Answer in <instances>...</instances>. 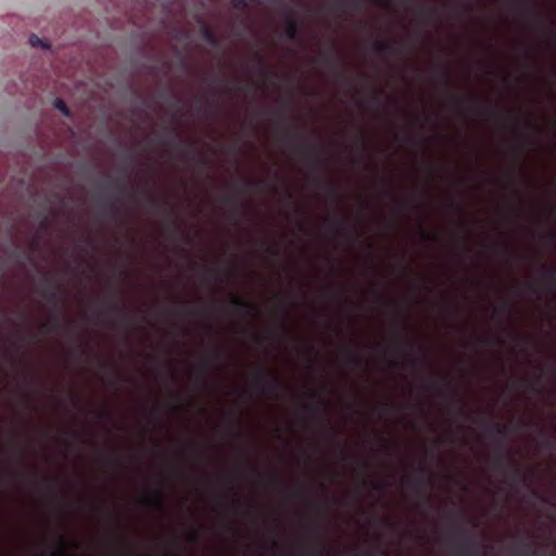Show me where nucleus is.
I'll list each match as a JSON object with an SVG mask.
<instances>
[{"instance_id": "f257e3e1", "label": "nucleus", "mask_w": 556, "mask_h": 556, "mask_svg": "<svg viewBox=\"0 0 556 556\" xmlns=\"http://www.w3.org/2000/svg\"><path fill=\"white\" fill-rule=\"evenodd\" d=\"M332 275L336 278L334 285L329 290L331 302L336 305L340 324L337 332L340 337L338 349L337 366L339 376L336 383L342 390L351 388L354 384L353 375L364 369V357L354 349L355 341L348 340L345 323L354 325L356 323L354 311L359 308L354 299L350 295L352 285L346 280V270L342 266H333Z\"/></svg>"}, {"instance_id": "f03ea898", "label": "nucleus", "mask_w": 556, "mask_h": 556, "mask_svg": "<svg viewBox=\"0 0 556 556\" xmlns=\"http://www.w3.org/2000/svg\"><path fill=\"white\" fill-rule=\"evenodd\" d=\"M319 199H315V418L333 417L325 415L321 405V387H320V338H319V319L320 311L319 301V216H318ZM336 417H374L372 415H337ZM376 417H390L389 415H377ZM392 417H408L407 415H393ZM417 417H430L429 415H418ZM440 417H471L470 415H441ZM477 417H481L478 415ZM488 417H498L497 415H489ZM527 417H534L528 415Z\"/></svg>"}, {"instance_id": "7ed1b4c3", "label": "nucleus", "mask_w": 556, "mask_h": 556, "mask_svg": "<svg viewBox=\"0 0 556 556\" xmlns=\"http://www.w3.org/2000/svg\"><path fill=\"white\" fill-rule=\"evenodd\" d=\"M328 194L334 206L333 213L328 217L330 231L337 239H340L348 245H352L359 237L358 225L361 215L345 214L342 212L345 195L343 194V185L341 181H332L328 188Z\"/></svg>"}, {"instance_id": "20e7f679", "label": "nucleus", "mask_w": 556, "mask_h": 556, "mask_svg": "<svg viewBox=\"0 0 556 556\" xmlns=\"http://www.w3.org/2000/svg\"><path fill=\"white\" fill-rule=\"evenodd\" d=\"M413 346L412 341H395V348L404 354L403 365L416 371L419 387L426 392L438 393L454 389L452 378L447 375H425V370L430 368V364L425 357L415 355Z\"/></svg>"}, {"instance_id": "39448f33", "label": "nucleus", "mask_w": 556, "mask_h": 556, "mask_svg": "<svg viewBox=\"0 0 556 556\" xmlns=\"http://www.w3.org/2000/svg\"><path fill=\"white\" fill-rule=\"evenodd\" d=\"M328 63L333 72L336 81L344 88L345 96L354 92L356 90V83L349 72L350 64L346 56L336 48L329 55Z\"/></svg>"}, {"instance_id": "423d86ee", "label": "nucleus", "mask_w": 556, "mask_h": 556, "mask_svg": "<svg viewBox=\"0 0 556 556\" xmlns=\"http://www.w3.org/2000/svg\"><path fill=\"white\" fill-rule=\"evenodd\" d=\"M364 134L357 129L355 135V140L353 143H349L346 141V130L345 128L341 130L339 134V138L333 141L336 147V159L339 163H343L345 160V155L349 154L351 156V161L353 164L359 165L362 161V150L364 149Z\"/></svg>"}, {"instance_id": "0eeeda50", "label": "nucleus", "mask_w": 556, "mask_h": 556, "mask_svg": "<svg viewBox=\"0 0 556 556\" xmlns=\"http://www.w3.org/2000/svg\"><path fill=\"white\" fill-rule=\"evenodd\" d=\"M374 49L378 54L383 56H403V50L401 47L386 40L375 41Z\"/></svg>"}, {"instance_id": "6e6552de", "label": "nucleus", "mask_w": 556, "mask_h": 556, "mask_svg": "<svg viewBox=\"0 0 556 556\" xmlns=\"http://www.w3.org/2000/svg\"><path fill=\"white\" fill-rule=\"evenodd\" d=\"M332 10L340 16L348 10L358 12L362 9L363 0H332Z\"/></svg>"}, {"instance_id": "1a4fd4ad", "label": "nucleus", "mask_w": 556, "mask_h": 556, "mask_svg": "<svg viewBox=\"0 0 556 556\" xmlns=\"http://www.w3.org/2000/svg\"><path fill=\"white\" fill-rule=\"evenodd\" d=\"M434 70L438 73V75L440 76L441 83L446 88H450L451 87V78H450V74H448L447 70L444 66H442L441 64H437Z\"/></svg>"}, {"instance_id": "9d476101", "label": "nucleus", "mask_w": 556, "mask_h": 556, "mask_svg": "<svg viewBox=\"0 0 556 556\" xmlns=\"http://www.w3.org/2000/svg\"><path fill=\"white\" fill-rule=\"evenodd\" d=\"M475 112L484 117L500 116V113L491 106L475 108Z\"/></svg>"}, {"instance_id": "9b49d317", "label": "nucleus", "mask_w": 556, "mask_h": 556, "mask_svg": "<svg viewBox=\"0 0 556 556\" xmlns=\"http://www.w3.org/2000/svg\"><path fill=\"white\" fill-rule=\"evenodd\" d=\"M28 41L34 48L49 49V45L36 35H31Z\"/></svg>"}, {"instance_id": "f8f14e48", "label": "nucleus", "mask_w": 556, "mask_h": 556, "mask_svg": "<svg viewBox=\"0 0 556 556\" xmlns=\"http://www.w3.org/2000/svg\"><path fill=\"white\" fill-rule=\"evenodd\" d=\"M510 309V304L508 301L503 300L501 303V306L494 311V316H497L502 319L505 313H507Z\"/></svg>"}, {"instance_id": "ddd939ff", "label": "nucleus", "mask_w": 556, "mask_h": 556, "mask_svg": "<svg viewBox=\"0 0 556 556\" xmlns=\"http://www.w3.org/2000/svg\"><path fill=\"white\" fill-rule=\"evenodd\" d=\"M542 275L547 280L556 279V270L554 268L547 267L546 265L542 266Z\"/></svg>"}, {"instance_id": "4468645a", "label": "nucleus", "mask_w": 556, "mask_h": 556, "mask_svg": "<svg viewBox=\"0 0 556 556\" xmlns=\"http://www.w3.org/2000/svg\"><path fill=\"white\" fill-rule=\"evenodd\" d=\"M542 239L545 240L547 243H552V242L556 241V231H554V230L545 231L542 235Z\"/></svg>"}, {"instance_id": "2eb2a0df", "label": "nucleus", "mask_w": 556, "mask_h": 556, "mask_svg": "<svg viewBox=\"0 0 556 556\" xmlns=\"http://www.w3.org/2000/svg\"><path fill=\"white\" fill-rule=\"evenodd\" d=\"M54 106L55 109H58L63 115L67 116L70 114L67 108H66V104L65 102L61 101V100H58L55 103H54Z\"/></svg>"}, {"instance_id": "dca6fc26", "label": "nucleus", "mask_w": 556, "mask_h": 556, "mask_svg": "<svg viewBox=\"0 0 556 556\" xmlns=\"http://www.w3.org/2000/svg\"><path fill=\"white\" fill-rule=\"evenodd\" d=\"M540 371H541V372H540V375H539V379H540L541 377L545 376V375H546V372H549V374H552L553 376H555V375H556V368H555V367H553V366L541 367V368H540Z\"/></svg>"}, {"instance_id": "f3484780", "label": "nucleus", "mask_w": 556, "mask_h": 556, "mask_svg": "<svg viewBox=\"0 0 556 556\" xmlns=\"http://www.w3.org/2000/svg\"><path fill=\"white\" fill-rule=\"evenodd\" d=\"M422 240H437V235L428 232L426 229L420 227Z\"/></svg>"}, {"instance_id": "a211bd4d", "label": "nucleus", "mask_w": 556, "mask_h": 556, "mask_svg": "<svg viewBox=\"0 0 556 556\" xmlns=\"http://www.w3.org/2000/svg\"><path fill=\"white\" fill-rule=\"evenodd\" d=\"M419 12L425 16L427 21H429L434 14L433 10H426L425 8H419Z\"/></svg>"}, {"instance_id": "6ab92c4d", "label": "nucleus", "mask_w": 556, "mask_h": 556, "mask_svg": "<svg viewBox=\"0 0 556 556\" xmlns=\"http://www.w3.org/2000/svg\"><path fill=\"white\" fill-rule=\"evenodd\" d=\"M375 4L380 7L389 8L392 5V0H371Z\"/></svg>"}, {"instance_id": "aec40b11", "label": "nucleus", "mask_w": 556, "mask_h": 556, "mask_svg": "<svg viewBox=\"0 0 556 556\" xmlns=\"http://www.w3.org/2000/svg\"><path fill=\"white\" fill-rule=\"evenodd\" d=\"M388 366L390 369H399L401 366V363L396 359H390V361H388Z\"/></svg>"}, {"instance_id": "412c9836", "label": "nucleus", "mask_w": 556, "mask_h": 556, "mask_svg": "<svg viewBox=\"0 0 556 556\" xmlns=\"http://www.w3.org/2000/svg\"><path fill=\"white\" fill-rule=\"evenodd\" d=\"M478 341H479V343L484 344V345H489V344H491V343H492V342H491V339H490V338H486V337L478 338Z\"/></svg>"}, {"instance_id": "4be33fe9", "label": "nucleus", "mask_w": 556, "mask_h": 556, "mask_svg": "<svg viewBox=\"0 0 556 556\" xmlns=\"http://www.w3.org/2000/svg\"><path fill=\"white\" fill-rule=\"evenodd\" d=\"M454 103L457 108H462L464 104V100L457 97H453Z\"/></svg>"}, {"instance_id": "5701e85b", "label": "nucleus", "mask_w": 556, "mask_h": 556, "mask_svg": "<svg viewBox=\"0 0 556 556\" xmlns=\"http://www.w3.org/2000/svg\"><path fill=\"white\" fill-rule=\"evenodd\" d=\"M400 206H401L402 210H406L408 206H414L415 207L416 205L413 204V203H408V202H401Z\"/></svg>"}, {"instance_id": "b1692460", "label": "nucleus", "mask_w": 556, "mask_h": 556, "mask_svg": "<svg viewBox=\"0 0 556 556\" xmlns=\"http://www.w3.org/2000/svg\"><path fill=\"white\" fill-rule=\"evenodd\" d=\"M374 295H375V298H376L377 300H379V299H380V293L378 292V290H377V289H375V290H374Z\"/></svg>"}, {"instance_id": "393cba45", "label": "nucleus", "mask_w": 556, "mask_h": 556, "mask_svg": "<svg viewBox=\"0 0 556 556\" xmlns=\"http://www.w3.org/2000/svg\"><path fill=\"white\" fill-rule=\"evenodd\" d=\"M518 382H519V383H527V384H530V382H529L528 380H526V379H522V380H520V381H518Z\"/></svg>"}, {"instance_id": "a878e982", "label": "nucleus", "mask_w": 556, "mask_h": 556, "mask_svg": "<svg viewBox=\"0 0 556 556\" xmlns=\"http://www.w3.org/2000/svg\"><path fill=\"white\" fill-rule=\"evenodd\" d=\"M314 429H315V430L317 429V426H316V425L314 426ZM316 452H317V444L315 443V453H316ZM316 471H317V470L315 469V472H316Z\"/></svg>"}, {"instance_id": "bb28decb", "label": "nucleus", "mask_w": 556, "mask_h": 556, "mask_svg": "<svg viewBox=\"0 0 556 556\" xmlns=\"http://www.w3.org/2000/svg\"><path fill=\"white\" fill-rule=\"evenodd\" d=\"M349 124H350L351 126L355 127V124H354V121H353V119H351V121L349 122Z\"/></svg>"}, {"instance_id": "cd10ccee", "label": "nucleus", "mask_w": 556, "mask_h": 556, "mask_svg": "<svg viewBox=\"0 0 556 556\" xmlns=\"http://www.w3.org/2000/svg\"><path fill=\"white\" fill-rule=\"evenodd\" d=\"M549 213L551 214L554 213V207L553 206L549 207Z\"/></svg>"}, {"instance_id": "c85d7f7f", "label": "nucleus", "mask_w": 556, "mask_h": 556, "mask_svg": "<svg viewBox=\"0 0 556 556\" xmlns=\"http://www.w3.org/2000/svg\"><path fill=\"white\" fill-rule=\"evenodd\" d=\"M314 542H315V543L317 542V536H316V535L314 536Z\"/></svg>"}, {"instance_id": "c756f323", "label": "nucleus", "mask_w": 556, "mask_h": 556, "mask_svg": "<svg viewBox=\"0 0 556 556\" xmlns=\"http://www.w3.org/2000/svg\"><path fill=\"white\" fill-rule=\"evenodd\" d=\"M314 542H315V543L317 542V536H316V535L314 536Z\"/></svg>"}, {"instance_id": "7c9ffc66", "label": "nucleus", "mask_w": 556, "mask_h": 556, "mask_svg": "<svg viewBox=\"0 0 556 556\" xmlns=\"http://www.w3.org/2000/svg\"><path fill=\"white\" fill-rule=\"evenodd\" d=\"M314 505H315V506L317 505V502H316V501L314 502Z\"/></svg>"}]
</instances>
